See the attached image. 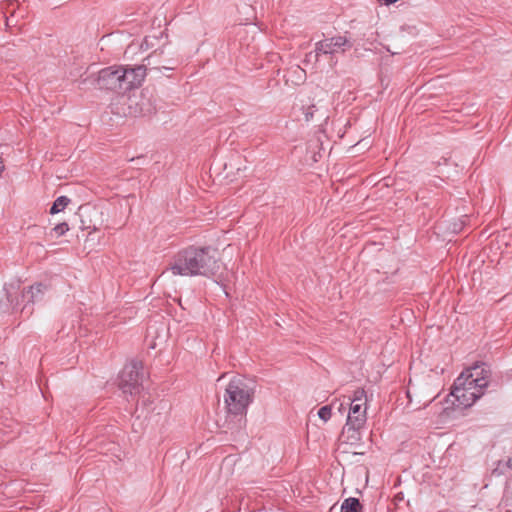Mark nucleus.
Segmentation results:
<instances>
[{"label": "nucleus", "instance_id": "1", "mask_svg": "<svg viewBox=\"0 0 512 512\" xmlns=\"http://www.w3.org/2000/svg\"><path fill=\"white\" fill-rule=\"evenodd\" d=\"M220 265L214 248L189 246L180 250L168 268L174 276H212Z\"/></svg>", "mask_w": 512, "mask_h": 512}, {"label": "nucleus", "instance_id": "2", "mask_svg": "<svg viewBox=\"0 0 512 512\" xmlns=\"http://www.w3.org/2000/svg\"><path fill=\"white\" fill-rule=\"evenodd\" d=\"M254 391L248 381L240 376H233L224 393V404L229 415L245 416L253 402Z\"/></svg>", "mask_w": 512, "mask_h": 512}, {"label": "nucleus", "instance_id": "3", "mask_svg": "<svg viewBox=\"0 0 512 512\" xmlns=\"http://www.w3.org/2000/svg\"><path fill=\"white\" fill-rule=\"evenodd\" d=\"M143 366L139 361L126 364L119 375V388L124 394L139 393L143 380Z\"/></svg>", "mask_w": 512, "mask_h": 512}, {"label": "nucleus", "instance_id": "4", "mask_svg": "<svg viewBox=\"0 0 512 512\" xmlns=\"http://www.w3.org/2000/svg\"><path fill=\"white\" fill-rule=\"evenodd\" d=\"M367 421V395L364 389L354 391L350 399V408L346 423L356 427H364Z\"/></svg>", "mask_w": 512, "mask_h": 512}, {"label": "nucleus", "instance_id": "5", "mask_svg": "<svg viewBox=\"0 0 512 512\" xmlns=\"http://www.w3.org/2000/svg\"><path fill=\"white\" fill-rule=\"evenodd\" d=\"M465 378L457 377L455 380L451 395L455 398L457 405L463 408L470 407L480 398L484 392L479 388H465Z\"/></svg>", "mask_w": 512, "mask_h": 512}, {"label": "nucleus", "instance_id": "6", "mask_svg": "<svg viewBox=\"0 0 512 512\" xmlns=\"http://www.w3.org/2000/svg\"><path fill=\"white\" fill-rule=\"evenodd\" d=\"M97 85L100 89L123 91L121 66H110L99 71Z\"/></svg>", "mask_w": 512, "mask_h": 512}, {"label": "nucleus", "instance_id": "7", "mask_svg": "<svg viewBox=\"0 0 512 512\" xmlns=\"http://www.w3.org/2000/svg\"><path fill=\"white\" fill-rule=\"evenodd\" d=\"M459 377L465 378V388H479L484 392L488 385V371L485 364L475 365L463 371Z\"/></svg>", "mask_w": 512, "mask_h": 512}, {"label": "nucleus", "instance_id": "8", "mask_svg": "<svg viewBox=\"0 0 512 512\" xmlns=\"http://www.w3.org/2000/svg\"><path fill=\"white\" fill-rule=\"evenodd\" d=\"M146 76L144 66L124 67L121 66V79L123 91H128L141 85Z\"/></svg>", "mask_w": 512, "mask_h": 512}, {"label": "nucleus", "instance_id": "9", "mask_svg": "<svg viewBox=\"0 0 512 512\" xmlns=\"http://www.w3.org/2000/svg\"><path fill=\"white\" fill-rule=\"evenodd\" d=\"M317 44V51L321 54H334L339 51L344 52L346 48H350L351 44L348 39L343 36H335L319 41Z\"/></svg>", "mask_w": 512, "mask_h": 512}, {"label": "nucleus", "instance_id": "10", "mask_svg": "<svg viewBox=\"0 0 512 512\" xmlns=\"http://www.w3.org/2000/svg\"><path fill=\"white\" fill-rule=\"evenodd\" d=\"M45 289L46 287L43 284L37 283L30 286L26 291H23L22 298L27 302L34 303L42 298Z\"/></svg>", "mask_w": 512, "mask_h": 512}, {"label": "nucleus", "instance_id": "11", "mask_svg": "<svg viewBox=\"0 0 512 512\" xmlns=\"http://www.w3.org/2000/svg\"><path fill=\"white\" fill-rule=\"evenodd\" d=\"M363 428L364 427H356L346 423L342 430V437L346 442L354 445L361 440V430Z\"/></svg>", "mask_w": 512, "mask_h": 512}, {"label": "nucleus", "instance_id": "12", "mask_svg": "<svg viewBox=\"0 0 512 512\" xmlns=\"http://www.w3.org/2000/svg\"><path fill=\"white\" fill-rule=\"evenodd\" d=\"M360 508V501L357 498L349 497L343 501L341 512H359Z\"/></svg>", "mask_w": 512, "mask_h": 512}, {"label": "nucleus", "instance_id": "13", "mask_svg": "<svg viewBox=\"0 0 512 512\" xmlns=\"http://www.w3.org/2000/svg\"><path fill=\"white\" fill-rule=\"evenodd\" d=\"M71 202V200L67 196H59L56 198V200L53 202V205L50 208L51 214H57L61 211H63L68 204Z\"/></svg>", "mask_w": 512, "mask_h": 512}, {"label": "nucleus", "instance_id": "14", "mask_svg": "<svg viewBox=\"0 0 512 512\" xmlns=\"http://www.w3.org/2000/svg\"><path fill=\"white\" fill-rule=\"evenodd\" d=\"M332 416V410H331V407L326 405V406H322L319 410H318V417L323 420L324 422H327L328 420H330Z\"/></svg>", "mask_w": 512, "mask_h": 512}, {"label": "nucleus", "instance_id": "15", "mask_svg": "<svg viewBox=\"0 0 512 512\" xmlns=\"http://www.w3.org/2000/svg\"><path fill=\"white\" fill-rule=\"evenodd\" d=\"M69 230V225L66 222H62L57 224L53 229L52 232L55 234L56 237H60L64 235Z\"/></svg>", "mask_w": 512, "mask_h": 512}, {"label": "nucleus", "instance_id": "16", "mask_svg": "<svg viewBox=\"0 0 512 512\" xmlns=\"http://www.w3.org/2000/svg\"><path fill=\"white\" fill-rule=\"evenodd\" d=\"M320 55H321V53H318L317 44H316L314 51H312L306 55L304 62L315 64L318 61V58Z\"/></svg>", "mask_w": 512, "mask_h": 512}, {"label": "nucleus", "instance_id": "17", "mask_svg": "<svg viewBox=\"0 0 512 512\" xmlns=\"http://www.w3.org/2000/svg\"><path fill=\"white\" fill-rule=\"evenodd\" d=\"M314 105L308 107L304 113L305 115V120L308 122L310 121L312 118H313V114H314Z\"/></svg>", "mask_w": 512, "mask_h": 512}, {"label": "nucleus", "instance_id": "18", "mask_svg": "<svg viewBox=\"0 0 512 512\" xmlns=\"http://www.w3.org/2000/svg\"><path fill=\"white\" fill-rule=\"evenodd\" d=\"M153 56L150 55L146 58V61H147V65H150L151 64V60H152Z\"/></svg>", "mask_w": 512, "mask_h": 512}, {"label": "nucleus", "instance_id": "19", "mask_svg": "<svg viewBox=\"0 0 512 512\" xmlns=\"http://www.w3.org/2000/svg\"><path fill=\"white\" fill-rule=\"evenodd\" d=\"M508 466L512 468V456L508 459Z\"/></svg>", "mask_w": 512, "mask_h": 512}, {"label": "nucleus", "instance_id": "20", "mask_svg": "<svg viewBox=\"0 0 512 512\" xmlns=\"http://www.w3.org/2000/svg\"><path fill=\"white\" fill-rule=\"evenodd\" d=\"M162 69H165V70H172L173 67H168V66H163Z\"/></svg>", "mask_w": 512, "mask_h": 512}]
</instances>
